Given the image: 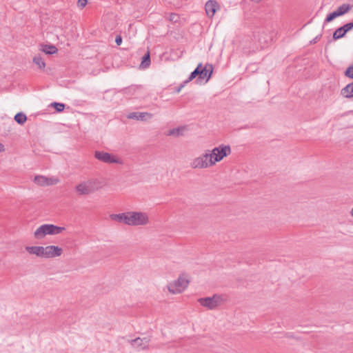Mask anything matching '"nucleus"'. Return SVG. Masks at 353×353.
<instances>
[{"instance_id":"35","label":"nucleus","mask_w":353,"mask_h":353,"mask_svg":"<svg viewBox=\"0 0 353 353\" xmlns=\"http://www.w3.org/2000/svg\"><path fill=\"white\" fill-rule=\"evenodd\" d=\"M5 150L4 145L2 143H0V152Z\"/></svg>"},{"instance_id":"26","label":"nucleus","mask_w":353,"mask_h":353,"mask_svg":"<svg viewBox=\"0 0 353 353\" xmlns=\"http://www.w3.org/2000/svg\"><path fill=\"white\" fill-rule=\"evenodd\" d=\"M338 17H339V16L335 10L327 15V17L324 21V23H330Z\"/></svg>"},{"instance_id":"31","label":"nucleus","mask_w":353,"mask_h":353,"mask_svg":"<svg viewBox=\"0 0 353 353\" xmlns=\"http://www.w3.org/2000/svg\"><path fill=\"white\" fill-rule=\"evenodd\" d=\"M87 2V0H78L77 4L79 8H83L86 6Z\"/></svg>"},{"instance_id":"29","label":"nucleus","mask_w":353,"mask_h":353,"mask_svg":"<svg viewBox=\"0 0 353 353\" xmlns=\"http://www.w3.org/2000/svg\"><path fill=\"white\" fill-rule=\"evenodd\" d=\"M342 27L345 32L347 33L348 31L351 30L353 28V22L347 23L343 25Z\"/></svg>"},{"instance_id":"30","label":"nucleus","mask_w":353,"mask_h":353,"mask_svg":"<svg viewBox=\"0 0 353 353\" xmlns=\"http://www.w3.org/2000/svg\"><path fill=\"white\" fill-rule=\"evenodd\" d=\"M138 89H139V87H137V86H132V87H130V88H125L123 92L125 93V94H127L128 92H136Z\"/></svg>"},{"instance_id":"33","label":"nucleus","mask_w":353,"mask_h":353,"mask_svg":"<svg viewBox=\"0 0 353 353\" xmlns=\"http://www.w3.org/2000/svg\"><path fill=\"white\" fill-rule=\"evenodd\" d=\"M178 18V15L176 14H171L170 16V20L174 22L177 21Z\"/></svg>"},{"instance_id":"28","label":"nucleus","mask_w":353,"mask_h":353,"mask_svg":"<svg viewBox=\"0 0 353 353\" xmlns=\"http://www.w3.org/2000/svg\"><path fill=\"white\" fill-rule=\"evenodd\" d=\"M345 76L353 79V64L350 65L345 71Z\"/></svg>"},{"instance_id":"11","label":"nucleus","mask_w":353,"mask_h":353,"mask_svg":"<svg viewBox=\"0 0 353 353\" xmlns=\"http://www.w3.org/2000/svg\"><path fill=\"white\" fill-rule=\"evenodd\" d=\"M219 8V4L215 0H209L205 5V10L209 17H212Z\"/></svg>"},{"instance_id":"16","label":"nucleus","mask_w":353,"mask_h":353,"mask_svg":"<svg viewBox=\"0 0 353 353\" xmlns=\"http://www.w3.org/2000/svg\"><path fill=\"white\" fill-rule=\"evenodd\" d=\"M34 182L41 186L53 184L52 179L46 177L44 176H36L34 179Z\"/></svg>"},{"instance_id":"5","label":"nucleus","mask_w":353,"mask_h":353,"mask_svg":"<svg viewBox=\"0 0 353 353\" xmlns=\"http://www.w3.org/2000/svg\"><path fill=\"white\" fill-rule=\"evenodd\" d=\"M189 281L184 275H180L176 281L170 283L168 285L169 292L172 294H178L182 292L188 285Z\"/></svg>"},{"instance_id":"17","label":"nucleus","mask_w":353,"mask_h":353,"mask_svg":"<svg viewBox=\"0 0 353 353\" xmlns=\"http://www.w3.org/2000/svg\"><path fill=\"white\" fill-rule=\"evenodd\" d=\"M341 94L345 98L353 97V82L343 88L341 91Z\"/></svg>"},{"instance_id":"25","label":"nucleus","mask_w":353,"mask_h":353,"mask_svg":"<svg viewBox=\"0 0 353 353\" xmlns=\"http://www.w3.org/2000/svg\"><path fill=\"white\" fill-rule=\"evenodd\" d=\"M33 62L37 65L40 69H43L46 67V63L40 56H35L33 58Z\"/></svg>"},{"instance_id":"20","label":"nucleus","mask_w":353,"mask_h":353,"mask_svg":"<svg viewBox=\"0 0 353 353\" xmlns=\"http://www.w3.org/2000/svg\"><path fill=\"white\" fill-rule=\"evenodd\" d=\"M150 65V52H148L144 56L142 57V61L140 65V67L142 68H147Z\"/></svg>"},{"instance_id":"27","label":"nucleus","mask_w":353,"mask_h":353,"mask_svg":"<svg viewBox=\"0 0 353 353\" xmlns=\"http://www.w3.org/2000/svg\"><path fill=\"white\" fill-rule=\"evenodd\" d=\"M58 112H62L65 108V104L58 102H53L51 103Z\"/></svg>"},{"instance_id":"15","label":"nucleus","mask_w":353,"mask_h":353,"mask_svg":"<svg viewBox=\"0 0 353 353\" xmlns=\"http://www.w3.org/2000/svg\"><path fill=\"white\" fill-rule=\"evenodd\" d=\"M146 117H151L152 115L148 112H131L128 115V119L140 120V121L146 120Z\"/></svg>"},{"instance_id":"22","label":"nucleus","mask_w":353,"mask_h":353,"mask_svg":"<svg viewBox=\"0 0 353 353\" xmlns=\"http://www.w3.org/2000/svg\"><path fill=\"white\" fill-rule=\"evenodd\" d=\"M201 67V63H199L197 67L194 69V70L193 72H192L189 76V77L188 78L187 80H185L184 81V83H188V82L191 81L192 80H193L194 79L196 78V77H199V68Z\"/></svg>"},{"instance_id":"1","label":"nucleus","mask_w":353,"mask_h":353,"mask_svg":"<svg viewBox=\"0 0 353 353\" xmlns=\"http://www.w3.org/2000/svg\"><path fill=\"white\" fill-rule=\"evenodd\" d=\"M65 228L57 226L53 224H43L39 226L34 232V236L37 239H42L46 235H54L61 233Z\"/></svg>"},{"instance_id":"3","label":"nucleus","mask_w":353,"mask_h":353,"mask_svg":"<svg viewBox=\"0 0 353 353\" xmlns=\"http://www.w3.org/2000/svg\"><path fill=\"white\" fill-rule=\"evenodd\" d=\"M212 165H214L213 162L212 161V158H210L209 155L208 150L205 154H203L199 157L194 159L190 163V166L193 169H204L210 168Z\"/></svg>"},{"instance_id":"10","label":"nucleus","mask_w":353,"mask_h":353,"mask_svg":"<svg viewBox=\"0 0 353 353\" xmlns=\"http://www.w3.org/2000/svg\"><path fill=\"white\" fill-rule=\"evenodd\" d=\"M199 79H206V81H208L212 74L213 72V66L212 64L207 63L204 67L201 65V67L199 68Z\"/></svg>"},{"instance_id":"9","label":"nucleus","mask_w":353,"mask_h":353,"mask_svg":"<svg viewBox=\"0 0 353 353\" xmlns=\"http://www.w3.org/2000/svg\"><path fill=\"white\" fill-rule=\"evenodd\" d=\"M63 253L61 248L55 245H48L44 247L43 258H54L60 256Z\"/></svg>"},{"instance_id":"23","label":"nucleus","mask_w":353,"mask_h":353,"mask_svg":"<svg viewBox=\"0 0 353 353\" xmlns=\"http://www.w3.org/2000/svg\"><path fill=\"white\" fill-rule=\"evenodd\" d=\"M42 50L47 54H52L57 52V48L53 45H44Z\"/></svg>"},{"instance_id":"19","label":"nucleus","mask_w":353,"mask_h":353,"mask_svg":"<svg viewBox=\"0 0 353 353\" xmlns=\"http://www.w3.org/2000/svg\"><path fill=\"white\" fill-rule=\"evenodd\" d=\"M351 9V6L350 4L343 3L336 10V12L338 13L339 16H342L350 11Z\"/></svg>"},{"instance_id":"7","label":"nucleus","mask_w":353,"mask_h":353,"mask_svg":"<svg viewBox=\"0 0 353 353\" xmlns=\"http://www.w3.org/2000/svg\"><path fill=\"white\" fill-rule=\"evenodd\" d=\"M222 297L218 294H214L211 297L200 298L198 302L203 307L214 310L219 305L222 301Z\"/></svg>"},{"instance_id":"12","label":"nucleus","mask_w":353,"mask_h":353,"mask_svg":"<svg viewBox=\"0 0 353 353\" xmlns=\"http://www.w3.org/2000/svg\"><path fill=\"white\" fill-rule=\"evenodd\" d=\"M110 217L113 221H116L119 223H123L128 225H130V212L121 214H112L110 216Z\"/></svg>"},{"instance_id":"18","label":"nucleus","mask_w":353,"mask_h":353,"mask_svg":"<svg viewBox=\"0 0 353 353\" xmlns=\"http://www.w3.org/2000/svg\"><path fill=\"white\" fill-rule=\"evenodd\" d=\"M185 126H180V127L176 128H173L168 131V132L167 133V135L179 137V136L183 134V132L185 131Z\"/></svg>"},{"instance_id":"2","label":"nucleus","mask_w":353,"mask_h":353,"mask_svg":"<svg viewBox=\"0 0 353 353\" xmlns=\"http://www.w3.org/2000/svg\"><path fill=\"white\" fill-rule=\"evenodd\" d=\"M210 158L215 165L216 162L221 161L224 157L228 156L231 153L230 145H220L219 147L213 148L212 150H208Z\"/></svg>"},{"instance_id":"24","label":"nucleus","mask_w":353,"mask_h":353,"mask_svg":"<svg viewBox=\"0 0 353 353\" xmlns=\"http://www.w3.org/2000/svg\"><path fill=\"white\" fill-rule=\"evenodd\" d=\"M345 32L343 28V27H339V28H337L333 33V39L334 40H337V39H339L342 37H343L345 35Z\"/></svg>"},{"instance_id":"4","label":"nucleus","mask_w":353,"mask_h":353,"mask_svg":"<svg viewBox=\"0 0 353 353\" xmlns=\"http://www.w3.org/2000/svg\"><path fill=\"white\" fill-rule=\"evenodd\" d=\"M130 225H145L149 223V217L145 212L130 211Z\"/></svg>"},{"instance_id":"13","label":"nucleus","mask_w":353,"mask_h":353,"mask_svg":"<svg viewBox=\"0 0 353 353\" xmlns=\"http://www.w3.org/2000/svg\"><path fill=\"white\" fill-rule=\"evenodd\" d=\"M150 341V339L148 337L144 338H137L135 339L131 340L130 343L132 346L137 348H141L142 350L146 349L148 346V343Z\"/></svg>"},{"instance_id":"32","label":"nucleus","mask_w":353,"mask_h":353,"mask_svg":"<svg viewBox=\"0 0 353 353\" xmlns=\"http://www.w3.org/2000/svg\"><path fill=\"white\" fill-rule=\"evenodd\" d=\"M115 43L117 46H120L122 43V37L121 35H117L115 38Z\"/></svg>"},{"instance_id":"34","label":"nucleus","mask_w":353,"mask_h":353,"mask_svg":"<svg viewBox=\"0 0 353 353\" xmlns=\"http://www.w3.org/2000/svg\"><path fill=\"white\" fill-rule=\"evenodd\" d=\"M186 83H184V82L181 84L179 87L176 88V92L179 93L181 90V89L185 86Z\"/></svg>"},{"instance_id":"8","label":"nucleus","mask_w":353,"mask_h":353,"mask_svg":"<svg viewBox=\"0 0 353 353\" xmlns=\"http://www.w3.org/2000/svg\"><path fill=\"white\" fill-rule=\"evenodd\" d=\"M95 182L92 180L83 181L75 187L79 195H88L94 192L97 188L94 187Z\"/></svg>"},{"instance_id":"14","label":"nucleus","mask_w":353,"mask_h":353,"mask_svg":"<svg viewBox=\"0 0 353 353\" xmlns=\"http://www.w3.org/2000/svg\"><path fill=\"white\" fill-rule=\"evenodd\" d=\"M25 249L30 254L43 258L44 247L43 246H26Z\"/></svg>"},{"instance_id":"6","label":"nucleus","mask_w":353,"mask_h":353,"mask_svg":"<svg viewBox=\"0 0 353 353\" xmlns=\"http://www.w3.org/2000/svg\"><path fill=\"white\" fill-rule=\"evenodd\" d=\"M94 157L97 160L105 163L123 164V161L120 158L104 151H95Z\"/></svg>"},{"instance_id":"37","label":"nucleus","mask_w":353,"mask_h":353,"mask_svg":"<svg viewBox=\"0 0 353 353\" xmlns=\"http://www.w3.org/2000/svg\"><path fill=\"white\" fill-rule=\"evenodd\" d=\"M350 213H351V215L353 216V208L352 209V210H351V212H350Z\"/></svg>"},{"instance_id":"21","label":"nucleus","mask_w":353,"mask_h":353,"mask_svg":"<svg viewBox=\"0 0 353 353\" xmlns=\"http://www.w3.org/2000/svg\"><path fill=\"white\" fill-rule=\"evenodd\" d=\"M14 121L20 124V125H23L25 123V122L27 120V117L25 114H23V112H18L15 114L14 116Z\"/></svg>"},{"instance_id":"36","label":"nucleus","mask_w":353,"mask_h":353,"mask_svg":"<svg viewBox=\"0 0 353 353\" xmlns=\"http://www.w3.org/2000/svg\"><path fill=\"white\" fill-rule=\"evenodd\" d=\"M320 37H321V35H320V36H317V37L314 39L313 43H316V41H317L318 39H319Z\"/></svg>"}]
</instances>
